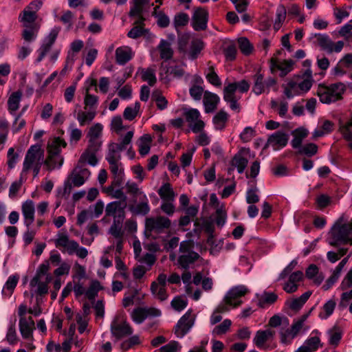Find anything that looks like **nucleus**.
Instances as JSON below:
<instances>
[{"mask_svg": "<svg viewBox=\"0 0 352 352\" xmlns=\"http://www.w3.org/2000/svg\"><path fill=\"white\" fill-rule=\"evenodd\" d=\"M327 243L331 246L341 244H352V219L348 221L342 214L333 223L328 232Z\"/></svg>", "mask_w": 352, "mask_h": 352, "instance_id": "f257e3e1", "label": "nucleus"}, {"mask_svg": "<svg viewBox=\"0 0 352 352\" xmlns=\"http://www.w3.org/2000/svg\"><path fill=\"white\" fill-rule=\"evenodd\" d=\"M345 91V85L340 82L329 86L319 85L317 93L321 102L330 104L341 100Z\"/></svg>", "mask_w": 352, "mask_h": 352, "instance_id": "f03ea898", "label": "nucleus"}, {"mask_svg": "<svg viewBox=\"0 0 352 352\" xmlns=\"http://www.w3.org/2000/svg\"><path fill=\"white\" fill-rule=\"evenodd\" d=\"M250 84L245 80L239 82L228 83L223 89V100L230 104V108L239 112L240 110L239 104L237 102L238 99L235 93L239 90L241 93H245L249 90Z\"/></svg>", "mask_w": 352, "mask_h": 352, "instance_id": "7ed1b4c3", "label": "nucleus"}, {"mask_svg": "<svg viewBox=\"0 0 352 352\" xmlns=\"http://www.w3.org/2000/svg\"><path fill=\"white\" fill-rule=\"evenodd\" d=\"M179 254L177 264L184 270L188 269L200 257L199 254L194 251V243L192 241L181 242Z\"/></svg>", "mask_w": 352, "mask_h": 352, "instance_id": "20e7f679", "label": "nucleus"}, {"mask_svg": "<svg viewBox=\"0 0 352 352\" xmlns=\"http://www.w3.org/2000/svg\"><path fill=\"white\" fill-rule=\"evenodd\" d=\"M44 161V151L38 144L32 145L28 150L23 162V171L26 172L32 166L42 165Z\"/></svg>", "mask_w": 352, "mask_h": 352, "instance_id": "39448f33", "label": "nucleus"}, {"mask_svg": "<svg viewBox=\"0 0 352 352\" xmlns=\"http://www.w3.org/2000/svg\"><path fill=\"white\" fill-rule=\"evenodd\" d=\"M312 38H315L316 42L322 50L329 54L340 52L344 45L342 41L333 43L329 36L325 34H314L312 35Z\"/></svg>", "mask_w": 352, "mask_h": 352, "instance_id": "423d86ee", "label": "nucleus"}, {"mask_svg": "<svg viewBox=\"0 0 352 352\" xmlns=\"http://www.w3.org/2000/svg\"><path fill=\"white\" fill-rule=\"evenodd\" d=\"M169 219L163 216L147 218L145 221L146 231L150 233L161 234L165 232L170 227Z\"/></svg>", "mask_w": 352, "mask_h": 352, "instance_id": "0eeeda50", "label": "nucleus"}, {"mask_svg": "<svg viewBox=\"0 0 352 352\" xmlns=\"http://www.w3.org/2000/svg\"><path fill=\"white\" fill-rule=\"evenodd\" d=\"M111 333L117 340L132 334L129 324L121 316H116L111 324Z\"/></svg>", "mask_w": 352, "mask_h": 352, "instance_id": "6e6552de", "label": "nucleus"}, {"mask_svg": "<svg viewBox=\"0 0 352 352\" xmlns=\"http://www.w3.org/2000/svg\"><path fill=\"white\" fill-rule=\"evenodd\" d=\"M254 157V154L252 153L250 149L243 147L234 155L230 163L233 167L236 168L238 173L241 174L247 167L249 160Z\"/></svg>", "mask_w": 352, "mask_h": 352, "instance_id": "1a4fd4ad", "label": "nucleus"}, {"mask_svg": "<svg viewBox=\"0 0 352 352\" xmlns=\"http://www.w3.org/2000/svg\"><path fill=\"white\" fill-rule=\"evenodd\" d=\"M195 323V316L192 314L190 310L187 311L178 320L174 328L175 336L179 338H182L187 334Z\"/></svg>", "mask_w": 352, "mask_h": 352, "instance_id": "9d476101", "label": "nucleus"}, {"mask_svg": "<svg viewBox=\"0 0 352 352\" xmlns=\"http://www.w3.org/2000/svg\"><path fill=\"white\" fill-rule=\"evenodd\" d=\"M248 292V289L245 285H236L230 288L226 294L224 298L227 303L232 308H236L242 304L241 298Z\"/></svg>", "mask_w": 352, "mask_h": 352, "instance_id": "9b49d317", "label": "nucleus"}, {"mask_svg": "<svg viewBox=\"0 0 352 352\" xmlns=\"http://www.w3.org/2000/svg\"><path fill=\"white\" fill-rule=\"evenodd\" d=\"M60 28L55 27L52 28L50 31L49 34L45 37V38L43 41L41 46L36 51L38 54V57L36 61L37 63L41 62L50 52L52 46L56 40Z\"/></svg>", "mask_w": 352, "mask_h": 352, "instance_id": "f8f14e48", "label": "nucleus"}, {"mask_svg": "<svg viewBox=\"0 0 352 352\" xmlns=\"http://www.w3.org/2000/svg\"><path fill=\"white\" fill-rule=\"evenodd\" d=\"M184 116L194 133H199L203 130L205 124L201 120L200 112L197 109H184Z\"/></svg>", "mask_w": 352, "mask_h": 352, "instance_id": "ddd939ff", "label": "nucleus"}, {"mask_svg": "<svg viewBox=\"0 0 352 352\" xmlns=\"http://www.w3.org/2000/svg\"><path fill=\"white\" fill-rule=\"evenodd\" d=\"M126 206L127 203L125 201H111L106 206L105 215L112 217L113 219H124Z\"/></svg>", "mask_w": 352, "mask_h": 352, "instance_id": "4468645a", "label": "nucleus"}, {"mask_svg": "<svg viewBox=\"0 0 352 352\" xmlns=\"http://www.w3.org/2000/svg\"><path fill=\"white\" fill-rule=\"evenodd\" d=\"M294 61L292 60H284L280 61L277 58L272 57L270 60V69L272 74L280 71V76L284 77L293 70Z\"/></svg>", "mask_w": 352, "mask_h": 352, "instance_id": "2eb2a0df", "label": "nucleus"}, {"mask_svg": "<svg viewBox=\"0 0 352 352\" xmlns=\"http://www.w3.org/2000/svg\"><path fill=\"white\" fill-rule=\"evenodd\" d=\"M54 244L62 252H67L69 255L74 254V248H77V242L70 240L65 233H58L54 240Z\"/></svg>", "mask_w": 352, "mask_h": 352, "instance_id": "dca6fc26", "label": "nucleus"}, {"mask_svg": "<svg viewBox=\"0 0 352 352\" xmlns=\"http://www.w3.org/2000/svg\"><path fill=\"white\" fill-rule=\"evenodd\" d=\"M208 12L202 8H196L192 16V26L196 31L204 30L207 28Z\"/></svg>", "mask_w": 352, "mask_h": 352, "instance_id": "f3484780", "label": "nucleus"}, {"mask_svg": "<svg viewBox=\"0 0 352 352\" xmlns=\"http://www.w3.org/2000/svg\"><path fill=\"white\" fill-rule=\"evenodd\" d=\"M100 148V146L88 144L86 150L80 155L78 164L83 166L85 163H87L90 166H96L98 163L97 154Z\"/></svg>", "mask_w": 352, "mask_h": 352, "instance_id": "a211bd4d", "label": "nucleus"}, {"mask_svg": "<svg viewBox=\"0 0 352 352\" xmlns=\"http://www.w3.org/2000/svg\"><path fill=\"white\" fill-rule=\"evenodd\" d=\"M90 174L87 168L78 164L71 174L72 183L76 187L81 186L89 179Z\"/></svg>", "mask_w": 352, "mask_h": 352, "instance_id": "6ab92c4d", "label": "nucleus"}, {"mask_svg": "<svg viewBox=\"0 0 352 352\" xmlns=\"http://www.w3.org/2000/svg\"><path fill=\"white\" fill-rule=\"evenodd\" d=\"M21 212L23 217L24 225L27 228L34 221L35 204L31 199H28L22 204Z\"/></svg>", "mask_w": 352, "mask_h": 352, "instance_id": "aec40b11", "label": "nucleus"}, {"mask_svg": "<svg viewBox=\"0 0 352 352\" xmlns=\"http://www.w3.org/2000/svg\"><path fill=\"white\" fill-rule=\"evenodd\" d=\"M352 68V54L344 55L332 69L331 73L336 76H342Z\"/></svg>", "mask_w": 352, "mask_h": 352, "instance_id": "412c9836", "label": "nucleus"}, {"mask_svg": "<svg viewBox=\"0 0 352 352\" xmlns=\"http://www.w3.org/2000/svg\"><path fill=\"white\" fill-rule=\"evenodd\" d=\"M19 325L22 337L27 340L32 339L33 331L35 329V324L32 318L30 316L20 318Z\"/></svg>", "mask_w": 352, "mask_h": 352, "instance_id": "4be33fe9", "label": "nucleus"}, {"mask_svg": "<svg viewBox=\"0 0 352 352\" xmlns=\"http://www.w3.org/2000/svg\"><path fill=\"white\" fill-rule=\"evenodd\" d=\"M134 56V52L129 46H121L115 51V57L116 63L120 65H124Z\"/></svg>", "mask_w": 352, "mask_h": 352, "instance_id": "5701e85b", "label": "nucleus"}, {"mask_svg": "<svg viewBox=\"0 0 352 352\" xmlns=\"http://www.w3.org/2000/svg\"><path fill=\"white\" fill-rule=\"evenodd\" d=\"M288 139L286 133L277 131L269 137L267 144L272 146L274 150H278L287 145Z\"/></svg>", "mask_w": 352, "mask_h": 352, "instance_id": "b1692460", "label": "nucleus"}, {"mask_svg": "<svg viewBox=\"0 0 352 352\" xmlns=\"http://www.w3.org/2000/svg\"><path fill=\"white\" fill-rule=\"evenodd\" d=\"M220 98L216 94L206 91L204 93L203 103L206 113L213 112L217 107Z\"/></svg>", "mask_w": 352, "mask_h": 352, "instance_id": "393cba45", "label": "nucleus"}, {"mask_svg": "<svg viewBox=\"0 0 352 352\" xmlns=\"http://www.w3.org/2000/svg\"><path fill=\"white\" fill-rule=\"evenodd\" d=\"M109 169L113 176V184L121 186L124 179V168L120 161L108 162Z\"/></svg>", "mask_w": 352, "mask_h": 352, "instance_id": "a878e982", "label": "nucleus"}, {"mask_svg": "<svg viewBox=\"0 0 352 352\" xmlns=\"http://www.w3.org/2000/svg\"><path fill=\"white\" fill-rule=\"evenodd\" d=\"M66 145V142L61 138H54L48 145L49 156L45 160V164H50L54 157L59 155L61 147H65Z\"/></svg>", "mask_w": 352, "mask_h": 352, "instance_id": "bb28decb", "label": "nucleus"}, {"mask_svg": "<svg viewBox=\"0 0 352 352\" xmlns=\"http://www.w3.org/2000/svg\"><path fill=\"white\" fill-rule=\"evenodd\" d=\"M120 186H121L113 185L112 181L111 185L102 188V191L107 194L111 199H119L118 201H126L127 197L124 193L122 189L120 188Z\"/></svg>", "mask_w": 352, "mask_h": 352, "instance_id": "cd10ccee", "label": "nucleus"}, {"mask_svg": "<svg viewBox=\"0 0 352 352\" xmlns=\"http://www.w3.org/2000/svg\"><path fill=\"white\" fill-rule=\"evenodd\" d=\"M102 126L97 123L91 126L88 133L89 144L100 146H102V141L100 136L102 134Z\"/></svg>", "mask_w": 352, "mask_h": 352, "instance_id": "c85d7f7f", "label": "nucleus"}, {"mask_svg": "<svg viewBox=\"0 0 352 352\" xmlns=\"http://www.w3.org/2000/svg\"><path fill=\"white\" fill-rule=\"evenodd\" d=\"M311 295V292H306L298 298L288 300L286 302V305L289 307V309L297 312L302 307Z\"/></svg>", "mask_w": 352, "mask_h": 352, "instance_id": "c756f323", "label": "nucleus"}, {"mask_svg": "<svg viewBox=\"0 0 352 352\" xmlns=\"http://www.w3.org/2000/svg\"><path fill=\"white\" fill-rule=\"evenodd\" d=\"M37 14L34 12L29 11L28 9H24L19 16V21L22 23L23 27L32 26L34 25H40L36 22Z\"/></svg>", "mask_w": 352, "mask_h": 352, "instance_id": "7c9ffc66", "label": "nucleus"}, {"mask_svg": "<svg viewBox=\"0 0 352 352\" xmlns=\"http://www.w3.org/2000/svg\"><path fill=\"white\" fill-rule=\"evenodd\" d=\"M305 276L308 279L312 280L316 285H320L324 278L322 274H319V269L314 264L310 265L307 268Z\"/></svg>", "mask_w": 352, "mask_h": 352, "instance_id": "2f4dec72", "label": "nucleus"}, {"mask_svg": "<svg viewBox=\"0 0 352 352\" xmlns=\"http://www.w3.org/2000/svg\"><path fill=\"white\" fill-rule=\"evenodd\" d=\"M320 342L318 336H312L307 339L296 352H314L318 349Z\"/></svg>", "mask_w": 352, "mask_h": 352, "instance_id": "473e14b6", "label": "nucleus"}, {"mask_svg": "<svg viewBox=\"0 0 352 352\" xmlns=\"http://www.w3.org/2000/svg\"><path fill=\"white\" fill-rule=\"evenodd\" d=\"M96 111L94 109L79 110L77 112L76 119L80 126L90 123L95 118Z\"/></svg>", "mask_w": 352, "mask_h": 352, "instance_id": "72a5a7b5", "label": "nucleus"}, {"mask_svg": "<svg viewBox=\"0 0 352 352\" xmlns=\"http://www.w3.org/2000/svg\"><path fill=\"white\" fill-rule=\"evenodd\" d=\"M256 298L258 306L265 308L273 304L277 300L278 296L274 293L264 292L261 295L256 294Z\"/></svg>", "mask_w": 352, "mask_h": 352, "instance_id": "f704fd0d", "label": "nucleus"}, {"mask_svg": "<svg viewBox=\"0 0 352 352\" xmlns=\"http://www.w3.org/2000/svg\"><path fill=\"white\" fill-rule=\"evenodd\" d=\"M309 316V313L305 314L293 322L290 327V329L292 330L291 333L292 334V337H296L300 331L302 329L305 331H307L309 329V327L304 326V323L308 318Z\"/></svg>", "mask_w": 352, "mask_h": 352, "instance_id": "c9c22d12", "label": "nucleus"}, {"mask_svg": "<svg viewBox=\"0 0 352 352\" xmlns=\"http://www.w3.org/2000/svg\"><path fill=\"white\" fill-rule=\"evenodd\" d=\"M283 87L284 89V94L289 99L301 94L298 82H296L294 80H289L287 84L283 85Z\"/></svg>", "mask_w": 352, "mask_h": 352, "instance_id": "e433bc0d", "label": "nucleus"}, {"mask_svg": "<svg viewBox=\"0 0 352 352\" xmlns=\"http://www.w3.org/2000/svg\"><path fill=\"white\" fill-rule=\"evenodd\" d=\"M22 94L21 91H14L8 100V109L10 114L14 115L19 107Z\"/></svg>", "mask_w": 352, "mask_h": 352, "instance_id": "4c0bfd02", "label": "nucleus"}, {"mask_svg": "<svg viewBox=\"0 0 352 352\" xmlns=\"http://www.w3.org/2000/svg\"><path fill=\"white\" fill-rule=\"evenodd\" d=\"M275 332L271 329L257 331L254 342L257 347L262 348L266 341L272 338Z\"/></svg>", "mask_w": 352, "mask_h": 352, "instance_id": "58836bf2", "label": "nucleus"}, {"mask_svg": "<svg viewBox=\"0 0 352 352\" xmlns=\"http://www.w3.org/2000/svg\"><path fill=\"white\" fill-rule=\"evenodd\" d=\"M22 38L26 42H32L36 40L40 29V25L23 27Z\"/></svg>", "mask_w": 352, "mask_h": 352, "instance_id": "ea45409f", "label": "nucleus"}, {"mask_svg": "<svg viewBox=\"0 0 352 352\" xmlns=\"http://www.w3.org/2000/svg\"><path fill=\"white\" fill-rule=\"evenodd\" d=\"M186 72L182 66L170 65L166 67V77L167 81H170L173 78H181L184 76Z\"/></svg>", "mask_w": 352, "mask_h": 352, "instance_id": "a19ab883", "label": "nucleus"}, {"mask_svg": "<svg viewBox=\"0 0 352 352\" xmlns=\"http://www.w3.org/2000/svg\"><path fill=\"white\" fill-rule=\"evenodd\" d=\"M157 49L160 52V57L164 60H168L173 57V50L171 47L170 42L162 39L160 44L157 46Z\"/></svg>", "mask_w": 352, "mask_h": 352, "instance_id": "79ce46f5", "label": "nucleus"}, {"mask_svg": "<svg viewBox=\"0 0 352 352\" xmlns=\"http://www.w3.org/2000/svg\"><path fill=\"white\" fill-rule=\"evenodd\" d=\"M151 141V137L148 134H144L139 138L137 144L141 155L144 156L149 153Z\"/></svg>", "mask_w": 352, "mask_h": 352, "instance_id": "37998d69", "label": "nucleus"}, {"mask_svg": "<svg viewBox=\"0 0 352 352\" xmlns=\"http://www.w3.org/2000/svg\"><path fill=\"white\" fill-rule=\"evenodd\" d=\"M138 74H140L142 80L146 81L150 86H153L157 81L155 76V70L148 67L146 69L139 68Z\"/></svg>", "mask_w": 352, "mask_h": 352, "instance_id": "c03bdc74", "label": "nucleus"}, {"mask_svg": "<svg viewBox=\"0 0 352 352\" xmlns=\"http://www.w3.org/2000/svg\"><path fill=\"white\" fill-rule=\"evenodd\" d=\"M19 276L18 275L10 276L3 287L2 294L7 297H10L12 294L14 289L19 282Z\"/></svg>", "mask_w": 352, "mask_h": 352, "instance_id": "a18cd8bd", "label": "nucleus"}, {"mask_svg": "<svg viewBox=\"0 0 352 352\" xmlns=\"http://www.w3.org/2000/svg\"><path fill=\"white\" fill-rule=\"evenodd\" d=\"M204 43L200 39H193L190 43V46L188 52V57L191 59H195L198 57L201 50L204 49Z\"/></svg>", "mask_w": 352, "mask_h": 352, "instance_id": "49530a36", "label": "nucleus"}, {"mask_svg": "<svg viewBox=\"0 0 352 352\" xmlns=\"http://www.w3.org/2000/svg\"><path fill=\"white\" fill-rule=\"evenodd\" d=\"M157 192L164 201H173L175 199V192L168 183L163 184Z\"/></svg>", "mask_w": 352, "mask_h": 352, "instance_id": "de8ad7c7", "label": "nucleus"}, {"mask_svg": "<svg viewBox=\"0 0 352 352\" xmlns=\"http://www.w3.org/2000/svg\"><path fill=\"white\" fill-rule=\"evenodd\" d=\"M166 287L160 285L159 284L151 283V292L155 298L164 301L168 297Z\"/></svg>", "mask_w": 352, "mask_h": 352, "instance_id": "09e8293b", "label": "nucleus"}, {"mask_svg": "<svg viewBox=\"0 0 352 352\" xmlns=\"http://www.w3.org/2000/svg\"><path fill=\"white\" fill-rule=\"evenodd\" d=\"M228 120V114L224 110H220L213 118L212 121L216 129L222 130L225 128Z\"/></svg>", "mask_w": 352, "mask_h": 352, "instance_id": "8fccbe9b", "label": "nucleus"}, {"mask_svg": "<svg viewBox=\"0 0 352 352\" xmlns=\"http://www.w3.org/2000/svg\"><path fill=\"white\" fill-rule=\"evenodd\" d=\"M254 84L253 86V91L256 95H260L262 93L266 91V87H265V79L264 76L260 72L256 73L254 76Z\"/></svg>", "mask_w": 352, "mask_h": 352, "instance_id": "3c124183", "label": "nucleus"}, {"mask_svg": "<svg viewBox=\"0 0 352 352\" xmlns=\"http://www.w3.org/2000/svg\"><path fill=\"white\" fill-rule=\"evenodd\" d=\"M294 138L292 140V145L294 148H300L301 144L305 138L308 135V131L304 128H299L294 131Z\"/></svg>", "mask_w": 352, "mask_h": 352, "instance_id": "603ef678", "label": "nucleus"}, {"mask_svg": "<svg viewBox=\"0 0 352 352\" xmlns=\"http://www.w3.org/2000/svg\"><path fill=\"white\" fill-rule=\"evenodd\" d=\"M287 10L285 7L280 4L277 7L276 12V19L274 23V29L277 31L278 30L283 23L285 21L286 19Z\"/></svg>", "mask_w": 352, "mask_h": 352, "instance_id": "864d4df0", "label": "nucleus"}, {"mask_svg": "<svg viewBox=\"0 0 352 352\" xmlns=\"http://www.w3.org/2000/svg\"><path fill=\"white\" fill-rule=\"evenodd\" d=\"M121 151L118 148L114 142L109 144L108 152L106 155V160L108 162H118L121 160Z\"/></svg>", "mask_w": 352, "mask_h": 352, "instance_id": "5fc2aeb1", "label": "nucleus"}, {"mask_svg": "<svg viewBox=\"0 0 352 352\" xmlns=\"http://www.w3.org/2000/svg\"><path fill=\"white\" fill-rule=\"evenodd\" d=\"M89 88L87 89L85 99H84V104H85V110L87 109H94L96 111L98 104V97L90 94L89 93Z\"/></svg>", "mask_w": 352, "mask_h": 352, "instance_id": "6e6d98bb", "label": "nucleus"}, {"mask_svg": "<svg viewBox=\"0 0 352 352\" xmlns=\"http://www.w3.org/2000/svg\"><path fill=\"white\" fill-rule=\"evenodd\" d=\"M9 133V122L3 119L0 120V151L3 149Z\"/></svg>", "mask_w": 352, "mask_h": 352, "instance_id": "4d7b16f0", "label": "nucleus"}, {"mask_svg": "<svg viewBox=\"0 0 352 352\" xmlns=\"http://www.w3.org/2000/svg\"><path fill=\"white\" fill-rule=\"evenodd\" d=\"M336 303L334 300H329L322 307V311H321L318 316L322 320L327 319L333 313L335 309Z\"/></svg>", "mask_w": 352, "mask_h": 352, "instance_id": "13d9d810", "label": "nucleus"}, {"mask_svg": "<svg viewBox=\"0 0 352 352\" xmlns=\"http://www.w3.org/2000/svg\"><path fill=\"white\" fill-rule=\"evenodd\" d=\"M305 75L307 76V78L301 82H298L301 94L307 92L311 89L313 84L311 71L309 69L307 70Z\"/></svg>", "mask_w": 352, "mask_h": 352, "instance_id": "bf43d9fd", "label": "nucleus"}, {"mask_svg": "<svg viewBox=\"0 0 352 352\" xmlns=\"http://www.w3.org/2000/svg\"><path fill=\"white\" fill-rule=\"evenodd\" d=\"M206 78L207 80L215 87H221V80L217 74L214 72V66L210 65L206 73Z\"/></svg>", "mask_w": 352, "mask_h": 352, "instance_id": "052dcab7", "label": "nucleus"}, {"mask_svg": "<svg viewBox=\"0 0 352 352\" xmlns=\"http://www.w3.org/2000/svg\"><path fill=\"white\" fill-rule=\"evenodd\" d=\"M232 325V321L230 319H225L221 324L214 327L212 331L214 336H221L226 333Z\"/></svg>", "mask_w": 352, "mask_h": 352, "instance_id": "680f3d73", "label": "nucleus"}, {"mask_svg": "<svg viewBox=\"0 0 352 352\" xmlns=\"http://www.w3.org/2000/svg\"><path fill=\"white\" fill-rule=\"evenodd\" d=\"M124 219H113L109 232L116 239H120L122 236V224Z\"/></svg>", "mask_w": 352, "mask_h": 352, "instance_id": "e2e57ef3", "label": "nucleus"}, {"mask_svg": "<svg viewBox=\"0 0 352 352\" xmlns=\"http://www.w3.org/2000/svg\"><path fill=\"white\" fill-rule=\"evenodd\" d=\"M140 109V104L136 102L133 105L127 107L123 113L124 118L127 120H133L138 115Z\"/></svg>", "mask_w": 352, "mask_h": 352, "instance_id": "0e129e2a", "label": "nucleus"}, {"mask_svg": "<svg viewBox=\"0 0 352 352\" xmlns=\"http://www.w3.org/2000/svg\"><path fill=\"white\" fill-rule=\"evenodd\" d=\"M38 276H34L30 281V285L32 287H37L36 292L40 295L45 294L48 292L47 283L41 282Z\"/></svg>", "mask_w": 352, "mask_h": 352, "instance_id": "69168bd1", "label": "nucleus"}, {"mask_svg": "<svg viewBox=\"0 0 352 352\" xmlns=\"http://www.w3.org/2000/svg\"><path fill=\"white\" fill-rule=\"evenodd\" d=\"M133 137V131H128L124 136L120 138L118 143H115V145L118 146V148L121 151L126 150L128 147L131 145V140Z\"/></svg>", "mask_w": 352, "mask_h": 352, "instance_id": "338daca9", "label": "nucleus"}, {"mask_svg": "<svg viewBox=\"0 0 352 352\" xmlns=\"http://www.w3.org/2000/svg\"><path fill=\"white\" fill-rule=\"evenodd\" d=\"M69 135V142L71 144L77 143L82 137V131L76 126L74 123H72L68 128Z\"/></svg>", "mask_w": 352, "mask_h": 352, "instance_id": "774afa93", "label": "nucleus"}]
</instances>
